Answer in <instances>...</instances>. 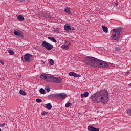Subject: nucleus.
Segmentation results:
<instances>
[{
    "label": "nucleus",
    "instance_id": "1",
    "mask_svg": "<svg viewBox=\"0 0 131 131\" xmlns=\"http://www.w3.org/2000/svg\"><path fill=\"white\" fill-rule=\"evenodd\" d=\"M90 99L93 103L107 104L108 99V91L106 90H103L97 92L92 95Z\"/></svg>",
    "mask_w": 131,
    "mask_h": 131
},
{
    "label": "nucleus",
    "instance_id": "2",
    "mask_svg": "<svg viewBox=\"0 0 131 131\" xmlns=\"http://www.w3.org/2000/svg\"><path fill=\"white\" fill-rule=\"evenodd\" d=\"M84 63L88 66L92 67H99L100 68H108L109 64L106 61L98 60V59L93 57H87L84 59Z\"/></svg>",
    "mask_w": 131,
    "mask_h": 131
},
{
    "label": "nucleus",
    "instance_id": "3",
    "mask_svg": "<svg viewBox=\"0 0 131 131\" xmlns=\"http://www.w3.org/2000/svg\"><path fill=\"white\" fill-rule=\"evenodd\" d=\"M41 79H45L47 82H54L55 83H61L63 81V79L61 78L55 77L48 74H42L40 76Z\"/></svg>",
    "mask_w": 131,
    "mask_h": 131
},
{
    "label": "nucleus",
    "instance_id": "4",
    "mask_svg": "<svg viewBox=\"0 0 131 131\" xmlns=\"http://www.w3.org/2000/svg\"><path fill=\"white\" fill-rule=\"evenodd\" d=\"M113 32L111 35V40H114L115 42H118L119 40V36H120V32L122 31V30L120 28H117L116 29H113Z\"/></svg>",
    "mask_w": 131,
    "mask_h": 131
},
{
    "label": "nucleus",
    "instance_id": "5",
    "mask_svg": "<svg viewBox=\"0 0 131 131\" xmlns=\"http://www.w3.org/2000/svg\"><path fill=\"white\" fill-rule=\"evenodd\" d=\"M42 47L45 48V49H46V50H48V51H51V50H52V49H53V48H54V46H53V45H52L50 43H48L46 41H43L42 42Z\"/></svg>",
    "mask_w": 131,
    "mask_h": 131
},
{
    "label": "nucleus",
    "instance_id": "6",
    "mask_svg": "<svg viewBox=\"0 0 131 131\" xmlns=\"http://www.w3.org/2000/svg\"><path fill=\"white\" fill-rule=\"evenodd\" d=\"M30 57H31V55L26 54L22 56L21 60L23 62H30L31 61L30 60Z\"/></svg>",
    "mask_w": 131,
    "mask_h": 131
},
{
    "label": "nucleus",
    "instance_id": "7",
    "mask_svg": "<svg viewBox=\"0 0 131 131\" xmlns=\"http://www.w3.org/2000/svg\"><path fill=\"white\" fill-rule=\"evenodd\" d=\"M14 35L18 36V37H20L21 38L24 37L22 31H20L19 30H17L16 31L14 30Z\"/></svg>",
    "mask_w": 131,
    "mask_h": 131
},
{
    "label": "nucleus",
    "instance_id": "8",
    "mask_svg": "<svg viewBox=\"0 0 131 131\" xmlns=\"http://www.w3.org/2000/svg\"><path fill=\"white\" fill-rule=\"evenodd\" d=\"M42 16H43V17H46V18H51L50 12L45 10H42Z\"/></svg>",
    "mask_w": 131,
    "mask_h": 131
},
{
    "label": "nucleus",
    "instance_id": "9",
    "mask_svg": "<svg viewBox=\"0 0 131 131\" xmlns=\"http://www.w3.org/2000/svg\"><path fill=\"white\" fill-rule=\"evenodd\" d=\"M88 129L89 131H100V129L95 128V127L91 125L88 126Z\"/></svg>",
    "mask_w": 131,
    "mask_h": 131
},
{
    "label": "nucleus",
    "instance_id": "10",
    "mask_svg": "<svg viewBox=\"0 0 131 131\" xmlns=\"http://www.w3.org/2000/svg\"><path fill=\"white\" fill-rule=\"evenodd\" d=\"M67 97L66 94L62 93H58V98L59 99H66Z\"/></svg>",
    "mask_w": 131,
    "mask_h": 131
},
{
    "label": "nucleus",
    "instance_id": "11",
    "mask_svg": "<svg viewBox=\"0 0 131 131\" xmlns=\"http://www.w3.org/2000/svg\"><path fill=\"white\" fill-rule=\"evenodd\" d=\"M69 75L70 76H74V77H80L81 76V75H78L74 72H70Z\"/></svg>",
    "mask_w": 131,
    "mask_h": 131
},
{
    "label": "nucleus",
    "instance_id": "12",
    "mask_svg": "<svg viewBox=\"0 0 131 131\" xmlns=\"http://www.w3.org/2000/svg\"><path fill=\"white\" fill-rule=\"evenodd\" d=\"M64 28L65 30H67V31H69V30H71V27H70V25L68 24H66L64 26Z\"/></svg>",
    "mask_w": 131,
    "mask_h": 131
},
{
    "label": "nucleus",
    "instance_id": "13",
    "mask_svg": "<svg viewBox=\"0 0 131 131\" xmlns=\"http://www.w3.org/2000/svg\"><path fill=\"white\" fill-rule=\"evenodd\" d=\"M49 97H51V98H59V93L51 94L49 95Z\"/></svg>",
    "mask_w": 131,
    "mask_h": 131
},
{
    "label": "nucleus",
    "instance_id": "14",
    "mask_svg": "<svg viewBox=\"0 0 131 131\" xmlns=\"http://www.w3.org/2000/svg\"><path fill=\"white\" fill-rule=\"evenodd\" d=\"M64 12L68 13V14H71V12H70V8H69L68 7L65 8Z\"/></svg>",
    "mask_w": 131,
    "mask_h": 131
},
{
    "label": "nucleus",
    "instance_id": "15",
    "mask_svg": "<svg viewBox=\"0 0 131 131\" xmlns=\"http://www.w3.org/2000/svg\"><path fill=\"white\" fill-rule=\"evenodd\" d=\"M46 108L48 110H51L52 109V104L50 103L47 104Z\"/></svg>",
    "mask_w": 131,
    "mask_h": 131
},
{
    "label": "nucleus",
    "instance_id": "16",
    "mask_svg": "<svg viewBox=\"0 0 131 131\" xmlns=\"http://www.w3.org/2000/svg\"><path fill=\"white\" fill-rule=\"evenodd\" d=\"M17 19L19 21H24V17H23V15H19L17 16Z\"/></svg>",
    "mask_w": 131,
    "mask_h": 131
},
{
    "label": "nucleus",
    "instance_id": "17",
    "mask_svg": "<svg viewBox=\"0 0 131 131\" xmlns=\"http://www.w3.org/2000/svg\"><path fill=\"white\" fill-rule=\"evenodd\" d=\"M102 29H103V31H104V32H105V33H108V28H107V27H106L105 26H103Z\"/></svg>",
    "mask_w": 131,
    "mask_h": 131
},
{
    "label": "nucleus",
    "instance_id": "18",
    "mask_svg": "<svg viewBox=\"0 0 131 131\" xmlns=\"http://www.w3.org/2000/svg\"><path fill=\"white\" fill-rule=\"evenodd\" d=\"M48 39L51 40V41H53V42H57V40L53 37H48Z\"/></svg>",
    "mask_w": 131,
    "mask_h": 131
},
{
    "label": "nucleus",
    "instance_id": "19",
    "mask_svg": "<svg viewBox=\"0 0 131 131\" xmlns=\"http://www.w3.org/2000/svg\"><path fill=\"white\" fill-rule=\"evenodd\" d=\"M61 48H62V49H64L65 50H69V46L65 44L62 45Z\"/></svg>",
    "mask_w": 131,
    "mask_h": 131
},
{
    "label": "nucleus",
    "instance_id": "20",
    "mask_svg": "<svg viewBox=\"0 0 131 131\" xmlns=\"http://www.w3.org/2000/svg\"><path fill=\"white\" fill-rule=\"evenodd\" d=\"M19 94H20V95H22V96H25L26 95V93H25V91L22 90L19 91Z\"/></svg>",
    "mask_w": 131,
    "mask_h": 131
},
{
    "label": "nucleus",
    "instance_id": "21",
    "mask_svg": "<svg viewBox=\"0 0 131 131\" xmlns=\"http://www.w3.org/2000/svg\"><path fill=\"white\" fill-rule=\"evenodd\" d=\"M40 94H45L46 93V90L43 88H41L39 90Z\"/></svg>",
    "mask_w": 131,
    "mask_h": 131
},
{
    "label": "nucleus",
    "instance_id": "22",
    "mask_svg": "<svg viewBox=\"0 0 131 131\" xmlns=\"http://www.w3.org/2000/svg\"><path fill=\"white\" fill-rule=\"evenodd\" d=\"M36 102H37V103H41V102H42V100L40 98H37L36 99Z\"/></svg>",
    "mask_w": 131,
    "mask_h": 131
},
{
    "label": "nucleus",
    "instance_id": "23",
    "mask_svg": "<svg viewBox=\"0 0 131 131\" xmlns=\"http://www.w3.org/2000/svg\"><path fill=\"white\" fill-rule=\"evenodd\" d=\"M49 64L50 66H53V65H54V60H53V59H51L49 61Z\"/></svg>",
    "mask_w": 131,
    "mask_h": 131
},
{
    "label": "nucleus",
    "instance_id": "24",
    "mask_svg": "<svg viewBox=\"0 0 131 131\" xmlns=\"http://www.w3.org/2000/svg\"><path fill=\"white\" fill-rule=\"evenodd\" d=\"M71 106V103L68 102L66 104V108H69Z\"/></svg>",
    "mask_w": 131,
    "mask_h": 131
},
{
    "label": "nucleus",
    "instance_id": "25",
    "mask_svg": "<svg viewBox=\"0 0 131 131\" xmlns=\"http://www.w3.org/2000/svg\"><path fill=\"white\" fill-rule=\"evenodd\" d=\"M8 53L9 55H14V51L13 50H9Z\"/></svg>",
    "mask_w": 131,
    "mask_h": 131
},
{
    "label": "nucleus",
    "instance_id": "26",
    "mask_svg": "<svg viewBox=\"0 0 131 131\" xmlns=\"http://www.w3.org/2000/svg\"><path fill=\"white\" fill-rule=\"evenodd\" d=\"M46 91H47L48 93L51 91V88L50 87H46L45 88Z\"/></svg>",
    "mask_w": 131,
    "mask_h": 131
},
{
    "label": "nucleus",
    "instance_id": "27",
    "mask_svg": "<svg viewBox=\"0 0 131 131\" xmlns=\"http://www.w3.org/2000/svg\"><path fill=\"white\" fill-rule=\"evenodd\" d=\"M84 96L86 98L89 96V93L88 92L84 93Z\"/></svg>",
    "mask_w": 131,
    "mask_h": 131
},
{
    "label": "nucleus",
    "instance_id": "28",
    "mask_svg": "<svg viewBox=\"0 0 131 131\" xmlns=\"http://www.w3.org/2000/svg\"><path fill=\"white\" fill-rule=\"evenodd\" d=\"M47 114H49V113H48V112L43 111L42 112V115H47Z\"/></svg>",
    "mask_w": 131,
    "mask_h": 131
},
{
    "label": "nucleus",
    "instance_id": "29",
    "mask_svg": "<svg viewBox=\"0 0 131 131\" xmlns=\"http://www.w3.org/2000/svg\"><path fill=\"white\" fill-rule=\"evenodd\" d=\"M0 63L2 64V65H4L5 64V62L4 61L0 60Z\"/></svg>",
    "mask_w": 131,
    "mask_h": 131
},
{
    "label": "nucleus",
    "instance_id": "30",
    "mask_svg": "<svg viewBox=\"0 0 131 131\" xmlns=\"http://www.w3.org/2000/svg\"><path fill=\"white\" fill-rule=\"evenodd\" d=\"M115 50H116V51H120V47H116Z\"/></svg>",
    "mask_w": 131,
    "mask_h": 131
},
{
    "label": "nucleus",
    "instance_id": "31",
    "mask_svg": "<svg viewBox=\"0 0 131 131\" xmlns=\"http://www.w3.org/2000/svg\"><path fill=\"white\" fill-rule=\"evenodd\" d=\"M115 6H116V7H117V6H118V1H117V0L116 1Z\"/></svg>",
    "mask_w": 131,
    "mask_h": 131
},
{
    "label": "nucleus",
    "instance_id": "32",
    "mask_svg": "<svg viewBox=\"0 0 131 131\" xmlns=\"http://www.w3.org/2000/svg\"><path fill=\"white\" fill-rule=\"evenodd\" d=\"M5 123L0 124V127H4V126L5 125Z\"/></svg>",
    "mask_w": 131,
    "mask_h": 131
},
{
    "label": "nucleus",
    "instance_id": "33",
    "mask_svg": "<svg viewBox=\"0 0 131 131\" xmlns=\"http://www.w3.org/2000/svg\"><path fill=\"white\" fill-rule=\"evenodd\" d=\"M84 97V94H81V98H83Z\"/></svg>",
    "mask_w": 131,
    "mask_h": 131
},
{
    "label": "nucleus",
    "instance_id": "34",
    "mask_svg": "<svg viewBox=\"0 0 131 131\" xmlns=\"http://www.w3.org/2000/svg\"><path fill=\"white\" fill-rule=\"evenodd\" d=\"M129 73V72L127 71L126 73V74H127V75H128Z\"/></svg>",
    "mask_w": 131,
    "mask_h": 131
},
{
    "label": "nucleus",
    "instance_id": "35",
    "mask_svg": "<svg viewBox=\"0 0 131 131\" xmlns=\"http://www.w3.org/2000/svg\"><path fill=\"white\" fill-rule=\"evenodd\" d=\"M71 29H72V30H74L75 29H74V27H72V28H71Z\"/></svg>",
    "mask_w": 131,
    "mask_h": 131
},
{
    "label": "nucleus",
    "instance_id": "36",
    "mask_svg": "<svg viewBox=\"0 0 131 131\" xmlns=\"http://www.w3.org/2000/svg\"><path fill=\"white\" fill-rule=\"evenodd\" d=\"M42 64H43V65H46V62H43V63H42Z\"/></svg>",
    "mask_w": 131,
    "mask_h": 131
},
{
    "label": "nucleus",
    "instance_id": "37",
    "mask_svg": "<svg viewBox=\"0 0 131 131\" xmlns=\"http://www.w3.org/2000/svg\"><path fill=\"white\" fill-rule=\"evenodd\" d=\"M128 85L131 87V83H129Z\"/></svg>",
    "mask_w": 131,
    "mask_h": 131
},
{
    "label": "nucleus",
    "instance_id": "38",
    "mask_svg": "<svg viewBox=\"0 0 131 131\" xmlns=\"http://www.w3.org/2000/svg\"><path fill=\"white\" fill-rule=\"evenodd\" d=\"M87 22H89V23H90V20H87Z\"/></svg>",
    "mask_w": 131,
    "mask_h": 131
},
{
    "label": "nucleus",
    "instance_id": "39",
    "mask_svg": "<svg viewBox=\"0 0 131 131\" xmlns=\"http://www.w3.org/2000/svg\"><path fill=\"white\" fill-rule=\"evenodd\" d=\"M0 131H2V129H0Z\"/></svg>",
    "mask_w": 131,
    "mask_h": 131
}]
</instances>
